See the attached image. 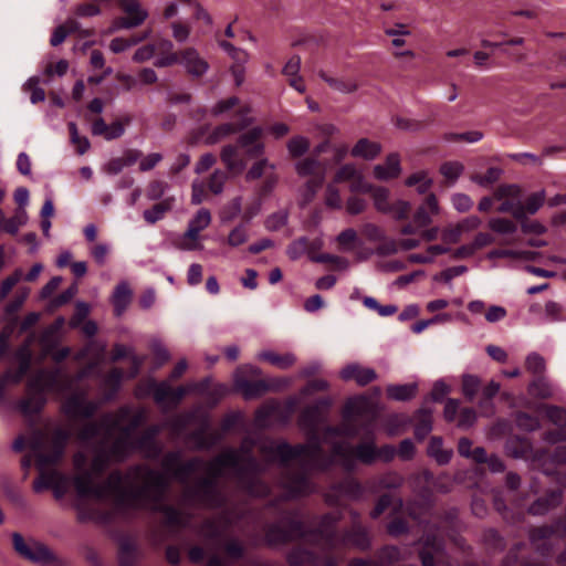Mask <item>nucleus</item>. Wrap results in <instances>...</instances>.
<instances>
[{
  "instance_id": "1",
  "label": "nucleus",
  "mask_w": 566,
  "mask_h": 566,
  "mask_svg": "<svg viewBox=\"0 0 566 566\" xmlns=\"http://www.w3.org/2000/svg\"><path fill=\"white\" fill-rule=\"evenodd\" d=\"M241 458L239 451L230 448L213 457L210 461L202 463L206 473L216 478L223 475V470L231 468L240 488L249 495L264 497L269 495L270 488L260 480L259 475L264 471L262 464L255 457L249 455L243 464H240Z\"/></svg>"
},
{
  "instance_id": "2",
  "label": "nucleus",
  "mask_w": 566,
  "mask_h": 566,
  "mask_svg": "<svg viewBox=\"0 0 566 566\" xmlns=\"http://www.w3.org/2000/svg\"><path fill=\"white\" fill-rule=\"evenodd\" d=\"M127 478L140 479L142 484H128L127 491L123 492L125 503L123 507L142 509L148 503H160L169 488V481L164 473L140 465L132 467L127 471Z\"/></svg>"
},
{
  "instance_id": "3",
  "label": "nucleus",
  "mask_w": 566,
  "mask_h": 566,
  "mask_svg": "<svg viewBox=\"0 0 566 566\" xmlns=\"http://www.w3.org/2000/svg\"><path fill=\"white\" fill-rule=\"evenodd\" d=\"M260 451L268 457L270 461L277 460L284 467L281 485L286 491L290 499L305 496L314 492V485L308 480L304 471L294 472L286 464L296 458H300L297 444L291 446L286 441L270 442L261 446Z\"/></svg>"
},
{
  "instance_id": "4",
  "label": "nucleus",
  "mask_w": 566,
  "mask_h": 566,
  "mask_svg": "<svg viewBox=\"0 0 566 566\" xmlns=\"http://www.w3.org/2000/svg\"><path fill=\"white\" fill-rule=\"evenodd\" d=\"M61 376L60 368H41L25 384V396L14 408L24 417L40 413L46 403V392L56 388Z\"/></svg>"
},
{
  "instance_id": "5",
  "label": "nucleus",
  "mask_w": 566,
  "mask_h": 566,
  "mask_svg": "<svg viewBox=\"0 0 566 566\" xmlns=\"http://www.w3.org/2000/svg\"><path fill=\"white\" fill-rule=\"evenodd\" d=\"M182 502L191 506L205 509H221L226 505L227 499L218 486V478L207 474L198 479L195 484L184 489Z\"/></svg>"
},
{
  "instance_id": "6",
  "label": "nucleus",
  "mask_w": 566,
  "mask_h": 566,
  "mask_svg": "<svg viewBox=\"0 0 566 566\" xmlns=\"http://www.w3.org/2000/svg\"><path fill=\"white\" fill-rule=\"evenodd\" d=\"M195 388L196 385L172 388L168 380L157 381L149 379L147 382L138 384L135 396L143 399L151 395L155 402L160 406L163 410H167L169 408H176L184 397Z\"/></svg>"
},
{
  "instance_id": "7",
  "label": "nucleus",
  "mask_w": 566,
  "mask_h": 566,
  "mask_svg": "<svg viewBox=\"0 0 566 566\" xmlns=\"http://www.w3.org/2000/svg\"><path fill=\"white\" fill-rule=\"evenodd\" d=\"M419 523L424 527L423 534L416 542L419 560L422 566H439L448 556L446 542L438 535L441 526L422 521Z\"/></svg>"
},
{
  "instance_id": "8",
  "label": "nucleus",
  "mask_w": 566,
  "mask_h": 566,
  "mask_svg": "<svg viewBox=\"0 0 566 566\" xmlns=\"http://www.w3.org/2000/svg\"><path fill=\"white\" fill-rule=\"evenodd\" d=\"M340 512H328L319 516L318 523L314 528L305 527V538L312 545L321 546L326 553L339 548L340 534L336 527L342 520Z\"/></svg>"
},
{
  "instance_id": "9",
  "label": "nucleus",
  "mask_w": 566,
  "mask_h": 566,
  "mask_svg": "<svg viewBox=\"0 0 566 566\" xmlns=\"http://www.w3.org/2000/svg\"><path fill=\"white\" fill-rule=\"evenodd\" d=\"M332 454L347 472L356 469V461L369 465L377 460L376 446L373 441L361 442L356 447L350 446L348 442H335L332 446Z\"/></svg>"
},
{
  "instance_id": "10",
  "label": "nucleus",
  "mask_w": 566,
  "mask_h": 566,
  "mask_svg": "<svg viewBox=\"0 0 566 566\" xmlns=\"http://www.w3.org/2000/svg\"><path fill=\"white\" fill-rule=\"evenodd\" d=\"M261 374V369L251 364L238 367L233 380L234 388L243 396L244 399L250 400L260 398L273 388V386L264 379H248L249 376L258 377Z\"/></svg>"
},
{
  "instance_id": "11",
  "label": "nucleus",
  "mask_w": 566,
  "mask_h": 566,
  "mask_svg": "<svg viewBox=\"0 0 566 566\" xmlns=\"http://www.w3.org/2000/svg\"><path fill=\"white\" fill-rule=\"evenodd\" d=\"M203 463L199 457H193L185 462L181 461V451L174 450L166 452L160 461L165 475H169L181 484L188 483L190 476L198 471Z\"/></svg>"
},
{
  "instance_id": "12",
  "label": "nucleus",
  "mask_w": 566,
  "mask_h": 566,
  "mask_svg": "<svg viewBox=\"0 0 566 566\" xmlns=\"http://www.w3.org/2000/svg\"><path fill=\"white\" fill-rule=\"evenodd\" d=\"M12 545L19 556L33 564L49 566L59 562L55 554L45 544L34 539L25 542L20 533L12 534Z\"/></svg>"
},
{
  "instance_id": "13",
  "label": "nucleus",
  "mask_w": 566,
  "mask_h": 566,
  "mask_svg": "<svg viewBox=\"0 0 566 566\" xmlns=\"http://www.w3.org/2000/svg\"><path fill=\"white\" fill-rule=\"evenodd\" d=\"M283 522L286 526H283L281 522H274L266 526L265 542L268 545H285L298 539H305V525L302 521L285 517Z\"/></svg>"
},
{
  "instance_id": "14",
  "label": "nucleus",
  "mask_w": 566,
  "mask_h": 566,
  "mask_svg": "<svg viewBox=\"0 0 566 566\" xmlns=\"http://www.w3.org/2000/svg\"><path fill=\"white\" fill-rule=\"evenodd\" d=\"M307 441L303 444H297L300 457H304V469H318L325 471L329 469L334 460L329 457L323 455L322 440L318 431L305 432Z\"/></svg>"
},
{
  "instance_id": "15",
  "label": "nucleus",
  "mask_w": 566,
  "mask_h": 566,
  "mask_svg": "<svg viewBox=\"0 0 566 566\" xmlns=\"http://www.w3.org/2000/svg\"><path fill=\"white\" fill-rule=\"evenodd\" d=\"M331 406V398H321L305 407L298 416L300 428L304 432L319 431L321 424L327 420Z\"/></svg>"
},
{
  "instance_id": "16",
  "label": "nucleus",
  "mask_w": 566,
  "mask_h": 566,
  "mask_svg": "<svg viewBox=\"0 0 566 566\" xmlns=\"http://www.w3.org/2000/svg\"><path fill=\"white\" fill-rule=\"evenodd\" d=\"M129 415V407H120L116 412L104 413L101 417V424L104 428L105 437L108 439L115 431H120L119 437H127L129 439L135 429L129 423L123 426Z\"/></svg>"
},
{
  "instance_id": "17",
  "label": "nucleus",
  "mask_w": 566,
  "mask_h": 566,
  "mask_svg": "<svg viewBox=\"0 0 566 566\" xmlns=\"http://www.w3.org/2000/svg\"><path fill=\"white\" fill-rule=\"evenodd\" d=\"M120 8L126 13L116 21L118 29L136 28L145 22L148 18V12L145 10L138 0H120Z\"/></svg>"
},
{
  "instance_id": "18",
  "label": "nucleus",
  "mask_w": 566,
  "mask_h": 566,
  "mask_svg": "<svg viewBox=\"0 0 566 566\" xmlns=\"http://www.w3.org/2000/svg\"><path fill=\"white\" fill-rule=\"evenodd\" d=\"M97 408V402L86 400L83 394L71 395L63 403V411L70 418L88 419L94 416Z\"/></svg>"
},
{
  "instance_id": "19",
  "label": "nucleus",
  "mask_w": 566,
  "mask_h": 566,
  "mask_svg": "<svg viewBox=\"0 0 566 566\" xmlns=\"http://www.w3.org/2000/svg\"><path fill=\"white\" fill-rule=\"evenodd\" d=\"M67 439L69 433L62 429H57L53 433L51 451L36 455V464L40 470L49 465H54L62 459Z\"/></svg>"
},
{
  "instance_id": "20",
  "label": "nucleus",
  "mask_w": 566,
  "mask_h": 566,
  "mask_svg": "<svg viewBox=\"0 0 566 566\" xmlns=\"http://www.w3.org/2000/svg\"><path fill=\"white\" fill-rule=\"evenodd\" d=\"M370 545L368 530L360 523H353L352 527L345 530L339 537V548L350 546L359 551H368Z\"/></svg>"
},
{
  "instance_id": "21",
  "label": "nucleus",
  "mask_w": 566,
  "mask_h": 566,
  "mask_svg": "<svg viewBox=\"0 0 566 566\" xmlns=\"http://www.w3.org/2000/svg\"><path fill=\"white\" fill-rule=\"evenodd\" d=\"M130 123V117L126 116L123 120H115L107 125L104 118H96L91 126V133L94 136H102L106 140H113L122 137L125 133V125Z\"/></svg>"
},
{
  "instance_id": "22",
  "label": "nucleus",
  "mask_w": 566,
  "mask_h": 566,
  "mask_svg": "<svg viewBox=\"0 0 566 566\" xmlns=\"http://www.w3.org/2000/svg\"><path fill=\"white\" fill-rule=\"evenodd\" d=\"M179 63L193 77H201L209 70V64L195 48H187L180 53Z\"/></svg>"
},
{
  "instance_id": "23",
  "label": "nucleus",
  "mask_w": 566,
  "mask_h": 566,
  "mask_svg": "<svg viewBox=\"0 0 566 566\" xmlns=\"http://www.w3.org/2000/svg\"><path fill=\"white\" fill-rule=\"evenodd\" d=\"M343 380L354 379L358 386L364 387L378 378L377 373L373 368L361 367L359 364H348L340 370Z\"/></svg>"
},
{
  "instance_id": "24",
  "label": "nucleus",
  "mask_w": 566,
  "mask_h": 566,
  "mask_svg": "<svg viewBox=\"0 0 566 566\" xmlns=\"http://www.w3.org/2000/svg\"><path fill=\"white\" fill-rule=\"evenodd\" d=\"M564 497L563 490L548 491L544 496L536 499L527 509L532 515H545L551 510L562 504Z\"/></svg>"
},
{
  "instance_id": "25",
  "label": "nucleus",
  "mask_w": 566,
  "mask_h": 566,
  "mask_svg": "<svg viewBox=\"0 0 566 566\" xmlns=\"http://www.w3.org/2000/svg\"><path fill=\"white\" fill-rule=\"evenodd\" d=\"M133 448L148 460H156L163 453V444L157 439L147 437L143 432L133 441Z\"/></svg>"
},
{
  "instance_id": "26",
  "label": "nucleus",
  "mask_w": 566,
  "mask_h": 566,
  "mask_svg": "<svg viewBox=\"0 0 566 566\" xmlns=\"http://www.w3.org/2000/svg\"><path fill=\"white\" fill-rule=\"evenodd\" d=\"M400 172V156L397 153L389 154L385 164H379L374 167L375 178L381 181L396 178Z\"/></svg>"
},
{
  "instance_id": "27",
  "label": "nucleus",
  "mask_w": 566,
  "mask_h": 566,
  "mask_svg": "<svg viewBox=\"0 0 566 566\" xmlns=\"http://www.w3.org/2000/svg\"><path fill=\"white\" fill-rule=\"evenodd\" d=\"M286 562L290 566H321L317 554L300 546L287 552Z\"/></svg>"
},
{
  "instance_id": "28",
  "label": "nucleus",
  "mask_w": 566,
  "mask_h": 566,
  "mask_svg": "<svg viewBox=\"0 0 566 566\" xmlns=\"http://www.w3.org/2000/svg\"><path fill=\"white\" fill-rule=\"evenodd\" d=\"M133 292L126 282H120L114 289L112 295V304L114 306L115 316L119 317L128 307L132 301Z\"/></svg>"
},
{
  "instance_id": "29",
  "label": "nucleus",
  "mask_w": 566,
  "mask_h": 566,
  "mask_svg": "<svg viewBox=\"0 0 566 566\" xmlns=\"http://www.w3.org/2000/svg\"><path fill=\"white\" fill-rule=\"evenodd\" d=\"M381 153V145L377 142H371L368 138H360L350 150V155L355 158H363L365 160H374Z\"/></svg>"
},
{
  "instance_id": "30",
  "label": "nucleus",
  "mask_w": 566,
  "mask_h": 566,
  "mask_svg": "<svg viewBox=\"0 0 566 566\" xmlns=\"http://www.w3.org/2000/svg\"><path fill=\"white\" fill-rule=\"evenodd\" d=\"M130 480H133V478H127V474L124 476L118 470L111 472L105 480L106 486H108L109 491L115 494L118 506H124L125 497L123 492L128 489V484L124 485V482Z\"/></svg>"
},
{
  "instance_id": "31",
  "label": "nucleus",
  "mask_w": 566,
  "mask_h": 566,
  "mask_svg": "<svg viewBox=\"0 0 566 566\" xmlns=\"http://www.w3.org/2000/svg\"><path fill=\"white\" fill-rule=\"evenodd\" d=\"M427 452L439 465L448 464L453 455V450L444 449L442 438L437 436L431 437Z\"/></svg>"
},
{
  "instance_id": "32",
  "label": "nucleus",
  "mask_w": 566,
  "mask_h": 566,
  "mask_svg": "<svg viewBox=\"0 0 566 566\" xmlns=\"http://www.w3.org/2000/svg\"><path fill=\"white\" fill-rule=\"evenodd\" d=\"M248 122H242L241 124H234V123H224L221 125H218L214 127V129L211 132V134L206 138L205 143L206 145H214L221 139L228 137L229 135L235 134L238 132H241L248 126Z\"/></svg>"
},
{
  "instance_id": "33",
  "label": "nucleus",
  "mask_w": 566,
  "mask_h": 566,
  "mask_svg": "<svg viewBox=\"0 0 566 566\" xmlns=\"http://www.w3.org/2000/svg\"><path fill=\"white\" fill-rule=\"evenodd\" d=\"M418 385L403 384V385H388L386 388L387 397L395 401H409L416 397Z\"/></svg>"
},
{
  "instance_id": "34",
  "label": "nucleus",
  "mask_w": 566,
  "mask_h": 566,
  "mask_svg": "<svg viewBox=\"0 0 566 566\" xmlns=\"http://www.w3.org/2000/svg\"><path fill=\"white\" fill-rule=\"evenodd\" d=\"M174 203L175 198L168 197L163 199L160 202L154 205L151 208L146 209L143 212L145 221L149 224H154L157 221L164 219L165 214L172 209Z\"/></svg>"
},
{
  "instance_id": "35",
  "label": "nucleus",
  "mask_w": 566,
  "mask_h": 566,
  "mask_svg": "<svg viewBox=\"0 0 566 566\" xmlns=\"http://www.w3.org/2000/svg\"><path fill=\"white\" fill-rule=\"evenodd\" d=\"M527 392L534 398L548 399L554 397L555 388L544 375L535 377L534 380L530 382Z\"/></svg>"
},
{
  "instance_id": "36",
  "label": "nucleus",
  "mask_w": 566,
  "mask_h": 566,
  "mask_svg": "<svg viewBox=\"0 0 566 566\" xmlns=\"http://www.w3.org/2000/svg\"><path fill=\"white\" fill-rule=\"evenodd\" d=\"M258 357L283 370L289 369L296 361L293 353L277 354L273 350H264Z\"/></svg>"
},
{
  "instance_id": "37",
  "label": "nucleus",
  "mask_w": 566,
  "mask_h": 566,
  "mask_svg": "<svg viewBox=\"0 0 566 566\" xmlns=\"http://www.w3.org/2000/svg\"><path fill=\"white\" fill-rule=\"evenodd\" d=\"M238 146L232 144L224 145L221 149V161L229 171H242L245 167L244 161L238 158Z\"/></svg>"
},
{
  "instance_id": "38",
  "label": "nucleus",
  "mask_w": 566,
  "mask_h": 566,
  "mask_svg": "<svg viewBox=\"0 0 566 566\" xmlns=\"http://www.w3.org/2000/svg\"><path fill=\"white\" fill-rule=\"evenodd\" d=\"M208 426L192 431L189 438L196 443V447L200 450L209 449L213 447L220 439V434L217 432L207 433Z\"/></svg>"
},
{
  "instance_id": "39",
  "label": "nucleus",
  "mask_w": 566,
  "mask_h": 566,
  "mask_svg": "<svg viewBox=\"0 0 566 566\" xmlns=\"http://www.w3.org/2000/svg\"><path fill=\"white\" fill-rule=\"evenodd\" d=\"M33 343V336H29L24 342L15 349L14 358L18 361L20 371L28 373L32 365V352L31 346Z\"/></svg>"
},
{
  "instance_id": "40",
  "label": "nucleus",
  "mask_w": 566,
  "mask_h": 566,
  "mask_svg": "<svg viewBox=\"0 0 566 566\" xmlns=\"http://www.w3.org/2000/svg\"><path fill=\"white\" fill-rule=\"evenodd\" d=\"M106 450L113 460L118 462L124 461L129 455L132 450H134L133 441L127 439V437H117Z\"/></svg>"
},
{
  "instance_id": "41",
  "label": "nucleus",
  "mask_w": 566,
  "mask_h": 566,
  "mask_svg": "<svg viewBox=\"0 0 566 566\" xmlns=\"http://www.w3.org/2000/svg\"><path fill=\"white\" fill-rule=\"evenodd\" d=\"M419 419L415 426V437L422 441L432 430V415L430 410L420 409Z\"/></svg>"
},
{
  "instance_id": "42",
  "label": "nucleus",
  "mask_w": 566,
  "mask_h": 566,
  "mask_svg": "<svg viewBox=\"0 0 566 566\" xmlns=\"http://www.w3.org/2000/svg\"><path fill=\"white\" fill-rule=\"evenodd\" d=\"M137 547L128 538L123 539L119 545L118 562L120 566H134L136 560Z\"/></svg>"
},
{
  "instance_id": "43",
  "label": "nucleus",
  "mask_w": 566,
  "mask_h": 566,
  "mask_svg": "<svg viewBox=\"0 0 566 566\" xmlns=\"http://www.w3.org/2000/svg\"><path fill=\"white\" fill-rule=\"evenodd\" d=\"M157 510L164 514L165 523L169 526H186L188 524V517L171 505H160Z\"/></svg>"
},
{
  "instance_id": "44",
  "label": "nucleus",
  "mask_w": 566,
  "mask_h": 566,
  "mask_svg": "<svg viewBox=\"0 0 566 566\" xmlns=\"http://www.w3.org/2000/svg\"><path fill=\"white\" fill-rule=\"evenodd\" d=\"M505 449L507 454L512 458L522 459L528 454L531 450V443L527 439H511L506 442Z\"/></svg>"
},
{
  "instance_id": "45",
  "label": "nucleus",
  "mask_w": 566,
  "mask_h": 566,
  "mask_svg": "<svg viewBox=\"0 0 566 566\" xmlns=\"http://www.w3.org/2000/svg\"><path fill=\"white\" fill-rule=\"evenodd\" d=\"M193 419L192 412H185L172 416L167 421H165L166 428H169L174 434H180L186 430V428L190 424Z\"/></svg>"
},
{
  "instance_id": "46",
  "label": "nucleus",
  "mask_w": 566,
  "mask_h": 566,
  "mask_svg": "<svg viewBox=\"0 0 566 566\" xmlns=\"http://www.w3.org/2000/svg\"><path fill=\"white\" fill-rule=\"evenodd\" d=\"M319 77L337 92L349 94L357 90V85L353 81H345L328 76L324 71H319Z\"/></svg>"
},
{
  "instance_id": "47",
  "label": "nucleus",
  "mask_w": 566,
  "mask_h": 566,
  "mask_svg": "<svg viewBox=\"0 0 566 566\" xmlns=\"http://www.w3.org/2000/svg\"><path fill=\"white\" fill-rule=\"evenodd\" d=\"M481 388V379L471 374L462 376V394L468 401H473Z\"/></svg>"
},
{
  "instance_id": "48",
  "label": "nucleus",
  "mask_w": 566,
  "mask_h": 566,
  "mask_svg": "<svg viewBox=\"0 0 566 566\" xmlns=\"http://www.w3.org/2000/svg\"><path fill=\"white\" fill-rule=\"evenodd\" d=\"M375 208L382 213H389L392 210L389 202V190L385 187H375L371 191Z\"/></svg>"
},
{
  "instance_id": "49",
  "label": "nucleus",
  "mask_w": 566,
  "mask_h": 566,
  "mask_svg": "<svg viewBox=\"0 0 566 566\" xmlns=\"http://www.w3.org/2000/svg\"><path fill=\"white\" fill-rule=\"evenodd\" d=\"M516 427L526 432H533L541 427L537 417L524 411H517L514 416Z\"/></svg>"
},
{
  "instance_id": "50",
  "label": "nucleus",
  "mask_w": 566,
  "mask_h": 566,
  "mask_svg": "<svg viewBox=\"0 0 566 566\" xmlns=\"http://www.w3.org/2000/svg\"><path fill=\"white\" fill-rule=\"evenodd\" d=\"M286 147L292 158H298L308 151L310 140L304 136L297 135L287 142Z\"/></svg>"
},
{
  "instance_id": "51",
  "label": "nucleus",
  "mask_w": 566,
  "mask_h": 566,
  "mask_svg": "<svg viewBox=\"0 0 566 566\" xmlns=\"http://www.w3.org/2000/svg\"><path fill=\"white\" fill-rule=\"evenodd\" d=\"M503 170L499 167H490L484 175H472L471 180L472 182L481 186V187H489L496 182L500 177L502 176Z\"/></svg>"
},
{
  "instance_id": "52",
  "label": "nucleus",
  "mask_w": 566,
  "mask_h": 566,
  "mask_svg": "<svg viewBox=\"0 0 566 566\" xmlns=\"http://www.w3.org/2000/svg\"><path fill=\"white\" fill-rule=\"evenodd\" d=\"M28 293H21L15 295L3 310V319H13V323L18 322L17 313L22 307L27 300Z\"/></svg>"
},
{
  "instance_id": "53",
  "label": "nucleus",
  "mask_w": 566,
  "mask_h": 566,
  "mask_svg": "<svg viewBox=\"0 0 566 566\" xmlns=\"http://www.w3.org/2000/svg\"><path fill=\"white\" fill-rule=\"evenodd\" d=\"M113 460L111 454L104 448H98L92 459L91 469L94 473L101 474Z\"/></svg>"
},
{
  "instance_id": "54",
  "label": "nucleus",
  "mask_w": 566,
  "mask_h": 566,
  "mask_svg": "<svg viewBox=\"0 0 566 566\" xmlns=\"http://www.w3.org/2000/svg\"><path fill=\"white\" fill-rule=\"evenodd\" d=\"M525 366L535 377L544 376L546 370L545 359L537 353L527 355Z\"/></svg>"
},
{
  "instance_id": "55",
  "label": "nucleus",
  "mask_w": 566,
  "mask_h": 566,
  "mask_svg": "<svg viewBox=\"0 0 566 566\" xmlns=\"http://www.w3.org/2000/svg\"><path fill=\"white\" fill-rule=\"evenodd\" d=\"M74 486L80 497H87L91 495L93 479L90 472H84L74 478Z\"/></svg>"
},
{
  "instance_id": "56",
  "label": "nucleus",
  "mask_w": 566,
  "mask_h": 566,
  "mask_svg": "<svg viewBox=\"0 0 566 566\" xmlns=\"http://www.w3.org/2000/svg\"><path fill=\"white\" fill-rule=\"evenodd\" d=\"M310 260L315 263H332L340 270H346L349 266V262L347 259L331 253L310 255Z\"/></svg>"
},
{
  "instance_id": "57",
  "label": "nucleus",
  "mask_w": 566,
  "mask_h": 566,
  "mask_svg": "<svg viewBox=\"0 0 566 566\" xmlns=\"http://www.w3.org/2000/svg\"><path fill=\"white\" fill-rule=\"evenodd\" d=\"M59 475H60V473L56 471H50V472L41 471L39 478L35 479L33 482L34 492L40 493L44 490L51 489L53 486L54 482L56 481V479L59 478Z\"/></svg>"
},
{
  "instance_id": "58",
  "label": "nucleus",
  "mask_w": 566,
  "mask_h": 566,
  "mask_svg": "<svg viewBox=\"0 0 566 566\" xmlns=\"http://www.w3.org/2000/svg\"><path fill=\"white\" fill-rule=\"evenodd\" d=\"M497 211L501 213H511L516 220H523L525 218V209L521 202L506 199L497 207Z\"/></svg>"
},
{
  "instance_id": "59",
  "label": "nucleus",
  "mask_w": 566,
  "mask_h": 566,
  "mask_svg": "<svg viewBox=\"0 0 566 566\" xmlns=\"http://www.w3.org/2000/svg\"><path fill=\"white\" fill-rule=\"evenodd\" d=\"M24 88L30 91V101L32 104L43 102L45 99V92L40 87V77L31 76L24 84Z\"/></svg>"
},
{
  "instance_id": "60",
  "label": "nucleus",
  "mask_w": 566,
  "mask_h": 566,
  "mask_svg": "<svg viewBox=\"0 0 566 566\" xmlns=\"http://www.w3.org/2000/svg\"><path fill=\"white\" fill-rule=\"evenodd\" d=\"M263 134L260 126L252 127L249 132L241 134L237 139L238 148L247 149L258 143Z\"/></svg>"
},
{
  "instance_id": "61",
  "label": "nucleus",
  "mask_w": 566,
  "mask_h": 566,
  "mask_svg": "<svg viewBox=\"0 0 566 566\" xmlns=\"http://www.w3.org/2000/svg\"><path fill=\"white\" fill-rule=\"evenodd\" d=\"M489 227L492 231L500 234H512L517 230L516 224L505 218H493L489 221Z\"/></svg>"
},
{
  "instance_id": "62",
  "label": "nucleus",
  "mask_w": 566,
  "mask_h": 566,
  "mask_svg": "<svg viewBox=\"0 0 566 566\" xmlns=\"http://www.w3.org/2000/svg\"><path fill=\"white\" fill-rule=\"evenodd\" d=\"M321 166V163L315 157L304 158L295 164V170L298 176L306 177L313 175Z\"/></svg>"
},
{
  "instance_id": "63",
  "label": "nucleus",
  "mask_w": 566,
  "mask_h": 566,
  "mask_svg": "<svg viewBox=\"0 0 566 566\" xmlns=\"http://www.w3.org/2000/svg\"><path fill=\"white\" fill-rule=\"evenodd\" d=\"M546 418L557 427L566 428V409L558 406H546Z\"/></svg>"
},
{
  "instance_id": "64",
  "label": "nucleus",
  "mask_w": 566,
  "mask_h": 566,
  "mask_svg": "<svg viewBox=\"0 0 566 566\" xmlns=\"http://www.w3.org/2000/svg\"><path fill=\"white\" fill-rule=\"evenodd\" d=\"M169 189V185L164 180H153L146 189V197L148 200L156 201L164 197Z\"/></svg>"
}]
</instances>
